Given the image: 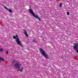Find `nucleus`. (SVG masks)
Here are the masks:
<instances>
[{"label": "nucleus", "instance_id": "obj_1", "mask_svg": "<svg viewBox=\"0 0 78 78\" xmlns=\"http://www.w3.org/2000/svg\"><path fill=\"white\" fill-rule=\"evenodd\" d=\"M39 50L41 53L42 54V55L44 56V58H46V59H48L49 58V57L47 54V53L45 52V51L42 49V48H40L39 49Z\"/></svg>", "mask_w": 78, "mask_h": 78}, {"label": "nucleus", "instance_id": "obj_2", "mask_svg": "<svg viewBox=\"0 0 78 78\" xmlns=\"http://www.w3.org/2000/svg\"><path fill=\"white\" fill-rule=\"evenodd\" d=\"M16 42L17 44L20 45H21V41H20L19 38L18 37V36L17 35H16Z\"/></svg>", "mask_w": 78, "mask_h": 78}, {"label": "nucleus", "instance_id": "obj_3", "mask_svg": "<svg viewBox=\"0 0 78 78\" xmlns=\"http://www.w3.org/2000/svg\"><path fill=\"white\" fill-rule=\"evenodd\" d=\"M15 67H16L18 69V71H20V66H21L22 65L20 64H16L14 65Z\"/></svg>", "mask_w": 78, "mask_h": 78}, {"label": "nucleus", "instance_id": "obj_4", "mask_svg": "<svg viewBox=\"0 0 78 78\" xmlns=\"http://www.w3.org/2000/svg\"><path fill=\"white\" fill-rule=\"evenodd\" d=\"M29 12L32 14L33 16H34V13L33 12V11L31 9H29Z\"/></svg>", "mask_w": 78, "mask_h": 78}, {"label": "nucleus", "instance_id": "obj_5", "mask_svg": "<svg viewBox=\"0 0 78 78\" xmlns=\"http://www.w3.org/2000/svg\"><path fill=\"white\" fill-rule=\"evenodd\" d=\"M4 8L5 9H6L7 11H9V12H12V10H11V9H10L9 10H8V9L6 8V6H4Z\"/></svg>", "mask_w": 78, "mask_h": 78}, {"label": "nucleus", "instance_id": "obj_6", "mask_svg": "<svg viewBox=\"0 0 78 78\" xmlns=\"http://www.w3.org/2000/svg\"><path fill=\"white\" fill-rule=\"evenodd\" d=\"M73 47L74 49H76V48H77V47H78V44H74V46H73Z\"/></svg>", "mask_w": 78, "mask_h": 78}, {"label": "nucleus", "instance_id": "obj_7", "mask_svg": "<svg viewBox=\"0 0 78 78\" xmlns=\"http://www.w3.org/2000/svg\"><path fill=\"white\" fill-rule=\"evenodd\" d=\"M16 60H13L12 61V63L11 64V66H12V67H14V63H16Z\"/></svg>", "mask_w": 78, "mask_h": 78}, {"label": "nucleus", "instance_id": "obj_8", "mask_svg": "<svg viewBox=\"0 0 78 78\" xmlns=\"http://www.w3.org/2000/svg\"><path fill=\"white\" fill-rule=\"evenodd\" d=\"M24 34L26 36V37H28V35L27 34V31H25L24 32Z\"/></svg>", "mask_w": 78, "mask_h": 78}, {"label": "nucleus", "instance_id": "obj_9", "mask_svg": "<svg viewBox=\"0 0 78 78\" xmlns=\"http://www.w3.org/2000/svg\"><path fill=\"white\" fill-rule=\"evenodd\" d=\"M33 16H34V17L35 18H38V17H39L38 16H37V15H35V13H34V15H33Z\"/></svg>", "mask_w": 78, "mask_h": 78}, {"label": "nucleus", "instance_id": "obj_10", "mask_svg": "<svg viewBox=\"0 0 78 78\" xmlns=\"http://www.w3.org/2000/svg\"><path fill=\"white\" fill-rule=\"evenodd\" d=\"M23 69V67H22L21 69H20V72H22Z\"/></svg>", "mask_w": 78, "mask_h": 78}, {"label": "nucleus", "instance_id": "obj_11", "mask_svg": "<svg viewBox=\"0 0 78 78\" xmlns=\"http://www.w3.org/2000/svg\"><path fill=\"white\" fill-rule=\"evenodd\" d=\"M0 59L1 60H2L3 61H4V59H3V58H2L0 57Z\"/></svg>", "mask_w": 78, "mask_h": 78}, {"label": "nucleus", "instance_id": "obj_12", "mask_svg": "<svg viewBox=\"0 0 78 78\" xmlns=\"http://www.w3.org/2000/svg\"><path fill=\"white\" fill-rule=\"evenodd\" d=\"M13 39H16V36H13Z\"/></svg>", "mask_w": 78, "mask_h": 78}, {"label": "nucleus", "instance_id": "obj_13", "mask_svg": "<svg viewBox=\"0 0 78 78\" xmlns=\"http://www.w3.org/2000/svg\"><path fill=\"white\" fill-rule=\"evenodd\" d=\"M3 51V50L2 48H1L0 49V51L2 52V51Z\"/></svg>", "mask_w": 78, "mask_h": 78}, {"label": "nucleus", "instance_id": "obj_14", "mask_svg": "<svg viewBox=\"0 0 78 78\" xmlns=\"http://www.w3.org/2000/svg\"><path fill=\"white\" fill-rule=\"evenodd\" d=\"M60 7H62V3H61L59 5Z\"/></svg>", "mask_w": 78, "mask_h": 78}, {"label": "nucleus", "instance_id": "obj_15", "mask_svg": "<svg viewBox=\"0 0 78 78\" xmlns=\"http://www.w3.org/2000/svg\"><path fill=\"white\" fill-rule=\"evenodd\" d=\"M33 42H35V43H36V40H33Z\"/></svg>", "mask_w": 78, "mask_h": 78}, {"label": "nucleus", "instance_id": "obj_16", "mask_svg": "<svg viewBox=\"0 0 78 78\" xmlns=\"http://www.w3.org/2000/svg\"><path fill=\"white\" fill-rule=\"evenodd\" d=\"M38 20H40V21H41V18H39V17H38Z\"/></svg>", "mask_w": 78, "mask_h": 78}, {"label": "nucleus", "instance_id": "obj_17", "mask_svg": "<svg viewBox=\"0 0 78 78\" xmlns=\"http://www.w3.org/2000/svg\"><path fill=\"white\" fill-rule=\"evenodd\" d=\"M77 50L76 51V52L78 53V48L77 49Z\"/></svg>", "mask_w": 78, "mask_h": 78}, {"label": "nucleus", "instance_id": "obj_18", "mask_svg": "<svg viewBox=\"0 0 78 78\" xmlns=\"http://www.w3.org/2000/svg\"><path fill=\"white\" fill-rule=\"evenodd\" d=\"M67 15L69 16V12H67Z\"/></svg>", "mask_w": 78, "mask_h": 78}, {"label": "nucleus", "instance_id": "obj_19", "mask_svg": "<svg viewBox=\"0 0 78 78\" xmlns=\"http://www.w3.org/2000/svg\"><path fill=\"white\" fill-rule=\"evenodd\" d=\"M6 54H7V55H8V51H7Z\"/></svg>", "mask_w": 78, "mask_h": 78}, {"label": "nucleus", "instance_id": "obj_20", "mask_svg": "<svg viewBox=\"0 0 78 78\" xmlns=\"http://www.w3.org/2000/svg\"><path fill=\"white\" fill-rule=\"evenodd\" d=\"M0 61H1V60L0 59Z\"/></svg>", "mask_w": 78, "mask_h": 78}, {"label": "nucleus", "instance_id": "obj_21", "mask_svg": "<svg viewBox=\"0 0 78 78\" xmlns=\"http://www.w3.org/2000/svg\"><path fill=\"white\" fill-rule=\"evenodd\" d=\"M77 78H78V76H77Z\"/></svg>", "mask_w": 78, "mask_h": 78}]
</instances>
